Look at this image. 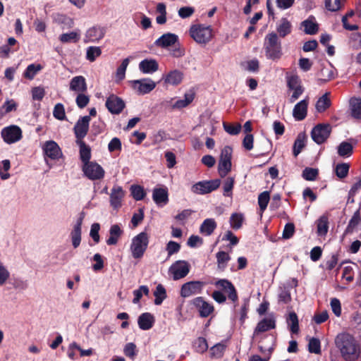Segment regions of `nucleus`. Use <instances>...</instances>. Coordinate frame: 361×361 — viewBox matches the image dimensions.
I'll return each mask as SVG.
<instances>
[{
	"label": "nucleus",
	"mask_w": 361,
	"mask_h": 361,
	"mask_svg": "<svg viewBox=\"0 0 361 361\" xmlns=\"http://www.w3.org/2000/svg\"><path fill=\"white\" fill-rule=\"evenodd\" d=\"M336 346L346 361L356 360L360 353V347L355 338L347 333L339 334L335 338Z\"/></svg>",
	"instance_id": "1"
},
{
	"label": "nucleus",
	"mask_w": 361,
	"mask_h": 361,
	"mask_svg": "<svg viewBox=\"0 0 361 361\" xmlns=\"http://www.w3.org/2000/svg\"><path fill=\"white\" fill-rule=\"evenodd\" d=\"M216 288L221 290H214L212 294V298L219 304H223L226 301V296L223 292L227 293L229 300L233 303V309L235 310L238 302V295L234 285L228 279H219L214 283Z\"/></svg>",
	"instance_id": "2"
},
{
	"label": "nucleus",
	"mask_w": 361,
	"mask_h": 361,
	"mask_svg": "<svg viewBox=\"0 0 361 361\" xmlns=\"http://www.w3.org/2000/svg\"><path fill=\"white\" fill-rule=\"evenodd\" d=\"M263 48L267 59L278 61L283 55L281 43L277 34L274 32L266 35Z\"/></svg>",
	"instance_id": "3"
},
{
	"label": "nucleus",
	"mask_w": 361,
	"mask_h": 361,
	"mask_svg": "<svg viewBox=\"0 0 361 361\" xmlns=\"http://www.w3.org/2000/svg\"><path fill=\"white\" fill-rule=\"evenodd\" d=\"M190 36L200 44H207L213 37L212 26L203 24L192 25L189 30Z\"/></svg>",
	"instance_id": "4"
},
{
	"label": "nucleus",
	"mask_w": 361,
	"mask_h": 361,
	"mask_svg": "<svg viewBox=\"0 0 361 361\" xmlns=\"http://www.w3.org/2000/svg\"><path fill=\"white\" fill-rule=\"evenodd\" d=\"M149 239V235L145 231L140 233L133 238L130 250L133 258L140 259L143 256L147 249Z\"/></svg>",
	"instance_id": "5"
},
{
	"label": "nucleus",
	"mask_w": 361,
	"mask_h": 361,
	"mask_svg": "<svg viewBox=\"0 0 361 361\" xmlns=\"http://www.w3.org/2000/svg\"><path fill=\"white\" fill-rule=\"evenodd\" d=\"M286 80L288 91L293 92V94L289 98V102L293 103L303 94L305 88L302 85L300 77L297 74H287Z\"/></svg>",
	"instance_id": "6"
},
{
	"label": "nucleus",
	"mask_w": 361,
	"mask_h": 361,
	"mask_svg": "<svg viewBox=\"0 0 361 361\" xmlns=\"http://www.w3.org/2000/svg\"><path fill=\"white\" fill-rule=\"evenodd\" d=\"M232 152L233 149L228 145L221 149L218 164L219 173L221 178L225 177L231 170Z\"/></svg>",
	"instance_id": "7"
},
{
	"label": "nucleus",
	"mask_w": 361,
	"mask_h": 361,
	"mask_svg": "<svg viewBox=\"0 0 361 361\" xmlns=\"http://www.w3.org/2000/svg\"><path fill=\"white\" fill-rule=\"evenodd\" d=\"M331 126L329 123H319L311 131L312 139L318 145L323 144L330 136Z\"/></svg>",
	"instance_id": "8"
},
{
	"label": "nucleus",
	"mask_w": 361,
	"mask_h": 361,
	"mask_svg": "<svg viewBox=\"0 0 361 361\" xmlns=\"http://www.w3.org/2000/svg\"><path fill=\"white\" fill-rule=\"evenodd\" d=\"M220 179L199 181L192 186V192L199 195L210 193L219 188Z\"/></svg>",
	"instance_id": "9"
},
{
	"label": "nucleus",
	"mask_w": 361,
	"mask_h": 361,
	"mask_svg": "<svg viewBox=\"0 0 361 361\" xmlns=\"http://www.w3.org/2000/svg\"><path fill=\"white\" fill-rule=\"evenodd\" d=\"M85 176L91 180H101L104 177V169L97 162L90 161L82 166Z\"/></svg>",
	"instance_id": "10"
},
{
	"label": "nucleus",
	"mask_w": 361,
	"mask_h": 361,
	"mask_svg": "<svg viewBox=\"0 0 361 361\" xmlns=\"http://www.w3.org/2000/svg\"><path fill=\"white\" fill-rule=\"evenodd\" d=\"M4 141L8 144L18 142L22 138V130L18 126L4 128L1 132Z\"/></svg>",
	"instance_id": "11"
},
{
	"label": "nucleus",
	"mask_w": 361,
	"mask_h": 361,
	"mask_svg": "<svg viewBox=\"0 0 361 361\" xmlns=\"http://www.w3.org/2000/svg\"><path fill=\"white\" fill-rule=\"evenodd\" d=\"M90 120L91 118L88 116H82L78 120L73 128L76 140H83L87 135Z\"/></svg>",
	"instance_id": "12"
},
{
	"label": "nucleus",
	"mask_w": 361,
	"mask_h": 361,
	"mask_svg": "<svg viewBox=\"0 0 361 361\" xmlns=\"http://www.w3.org/2000/svg\"><path fill=\"white\" fill-rule=\"evenodd\" d=\"M105 106L112 114H119L126 107V104L121 98L112 94L107 97Z\"/></svg>",
	"instance_id": "13"
},
{
	"label": "nucleus",
	"mask_w": 361,
	"mask_h": 361,
	"mask_svg": "<svg viewBox=\"0 0 361 361\" xmlns=\"http://www.w3.org/2000/svg\"><path fill=\"white\" fill-rule=\"evenodd\" d=\"M204 283L199 281H192L184 283L180 289V295L188 298L192 295L201 293Z\"/></svg>",
	"instance_id": "14"
},
{
	"label": "nucleus",
	"mask_w": 361,
	"mask_h": 361,
	"mask_svg": "<svg viewBox=\"0 0 361 361\" xmlns=\"http://www.w3.org/2000/svg\"><path fill=\"white\" fill-rule=\"evenodd\" d=\"M132 87L140 94H145L152 91L156 83L150 78H143L132 81Z\"/></svg>",
	"instance_id": "15"
},
{
	"label": "nucleus",
	"mask_w": 361,
	"mask_h": 361,
	"mask_svg": "<svg viewBox=\"0 0 361 361\" xmlns=\"http://www.w3.org/2000/svg\"><path fill=\"white\" fill-rule=\"evenodd\" d=\"M170 271L173 274V279L178 280L186 276L190 271V264L186 261H177L173 264Z\"/></svg>",
	"instance_id": "16"
},
{
	"label": "nucleus",
	"mask_w": 361,
	"mask_h": 361,
	"mask_svg": "<svg viewBox=\"0 0 361 361\" xmlns=\"http://www.w3.org/2000/svg\"><path fill=\"white\" fill-rule=\"evenodd\" d=\"M192 305L198 310L201 317H209L214 310V306L204 300L202 297H197L192 300Z\"/></svg>",
	"instance_id": "17"
},
{
	"label": "nucleus",
	"mask_w": 361,
	"mask_h": 361,
	"mask_svg": "<svg viewBox=\"0 0 361 361\" xmlns=\"http://www.w3.org/2000/svg\"><path fill=\"white\" fill-rule=\"evenodd\" d=\"M42 149L44 156L53 160L59 159L62 155V152L59 145L53 140L47 141Z\"/></svg>",
	"instance_id": "18"
},
{
	"label": "nucleus",
	"mask_w": 361,
	"mask_h": 361,
	"mask_svg": "<svg viewBox=\"0 0 361 361\" xmlns=\"http://www.w3.org/2000/svg\"><path fill=\"white\" fill-rule=\"evenodd\" d=\"M178 42V36L176 34L167 32L162 35L154 42V45L160 48H167Z\"/></svg>",
	"instance_id": "19"
},
{
	"label": "nucleus",
	"mask_w": 361,
	"mask_h": 361,
	"mask_svg": "<svg viewBox=\"0 0 361 361\" xmlns=\"http://www.w3.org/2000/svg\"><path fill=\"white\" fill-rule=\"evenodd\" d=\"M152 199L159 207L166 205L169 201L167 188H154L152 192Z\"/></svg>",
	"instance_id": "20"
},
{
	"label": "nucleus",
	"mask_w": 361,
	"mask_h": 361,
	"mask_svg": "<svg viewBox=\"0 0 361 361\" xmlns=\"http://www.w3.org/2000/svg\"><path fill=\"white\" fill-rule=\"evenodd\" d=\"M84 216V213L82 212L80 214V216L78 219L76 224L74 225L73 228L71 232L72 245L74 248H77L78 247H79L81 242V227Z\"/></svg>",
	"instance_id": "21"
},
{
	"label": "nucleus",
	"mask_w": 361,
	"mask_h": 361,
	"mask_svg": "<svg viewBox=\"0 0 361 361\" xmlns=\"http://www.w3.org/2000/svg\"><path fill=\"white\" fill-rule=\"evenodd\" d=\"M125 196V191L122 187L115 185L112 188L110 194V204L111 206L117 209L121 207V202Z\"/></svg>",
	"instance_id": "22"
},
{
	"label": "nucleus",
	"mask_w": 361,
	"mask_h": 361,
	"mask_svg": "<svg viewBox=\"0 0 361 361\" xmlns=\"http://www.w3.org/2000/svg\"><path fill=\"white\" fill-rule=\"evenodd\" d=\"M308 104L309 97H307L295 105L293 110V116L296 121H302L305 118L307 114Z\"/></svg>",
	"instance_id": "23"
},
{
	"label": "nucleus",
	"mask_w": 361,
	"mask_h": 361,
	"mask_svg": "<svg viewBox=\"0 0 361 361\" xmlns=\"http://www.w3.org/2000/svg\"><path fill=\"white\" fill-rule=\"evenodd\" d=\"M275 328L276 320L274 318H264L257 324L254 330V335H257L260 333L266 332Z\"/></svg>",
	"instance_id": "24"
},
{
	"label": "nucleus",
	"mask_w": 361,
	"mask_h": 361,
	"mask_svg": "<svg viewBox=\"0 0 361 361\" xmlns=\"http://www.w3.org/2000/svg\"><path fill=\"white\" fill-rule=\"evenodd\" d=\"M70 90L78 93L85 92L87 90L85 78L82 75L73 77L70 82Z\"/></svg>",
	"instance_id": "25"
},
{
	"label": "nucleus",
	"mask_w": 361,
	"mask_h": 361,
	"mask_svg": "<svg viewBox=\"0 0 361 361\" xmlns=\"http://www.w3.org/2000/svg\"><path fill=\"white\" fill-rule=\"evenodd\" d=\"M106 30L100 26H94L87 30L85 37L88 42H96L104 37Z\"/></svg>",
	"instance_id": "26"
},
{
	"label": "nucleus",
	"mask_w": 361,
	"mask_h": 361,
	"mask_svg": "<svg viewBox=\"0 0 361 361\" xmlns=\"http://www.w3.org/2000/svg\"><path fill=\"white\" fill-rule=\"evenodd\" d=\"M76 144L80 147V159L83 165L90 162L91 148L83 140H75Z\"/></svg>",
	"instance_id": "27"
},
{
	"label": "nucleus",
	"mask_w": 361,
	"mask_h": 361,
	"mask_svg": "<svg viewBox=\"0 0 361 361\" xmlns=\"http://www.w3.org/2000/svg\"><path fill=\"white\" fill-rule=\"evenodd\" d=\"M154 316L149 312L141 314L137 319L138 326L142 330H149L154 324Z\"/></svg>",
	"instance_id": "28"
},
{
	"label": "nucleus",
	"mask_w": 361,
	"mask_h": 361,
	"mask_svg": "<svg viewBox=\"0 0 361 361\" xmlns=\"http://www.w3.org/2000/svg\"><path fill=\"white\" fill-rule=\"evenodd\" d=\"M139 68L143 73H152L159 69V64L155 59H144L139 63Z\"/></svg>",
	"instance_id": "29"
},
{
	"label": "nucleus",
	"mask_w": 361,
	"mask_h": 361,
	"mask_svg": "<svg viewBox=\"0 0 361 361\" xmlns=\"http://www.w3.org/2000/svg\"><path fill=\"white\" fill-rule=\"evenodd\" d=\"M301 25L307 35H315L319 30V25L313 16H310L307 19L302 21Z\"/></svg>",
	"instance_id": "30"
},
{
	"label": "nucleus",
	"mask_w": 361,
	"mask_h": 361,
	"mask_svg": "<svg viewBox=\"0 0 361 361\" xmlns=\"http://www.w3.org/2000/svg\"><path fill=\"white\" fill-rule=\"evenodd\" d=\"M307 136L305 133H300L298 135L293 147V154L295 157L302 152L305 147Z\"/></svg>",
	"instance_id": "31"
},
{
	"label": "nucleus",
	"mask_w": 361,
	"mask_h": 361,
	"mask_svg": "<svg viewBox=\"0 0 361 361\" xmlns=\"http://www.w3.org/2000/svg\"><path fill=\"white\" fill-rule=\"evenodd\" d=\"M216 226V223L214 219H206L200 226V232L205 235H210Z\"/></svg>",
	"instance_id": "32"
},
{
	"label": "nucleus",
	"mask_w": 361,
	"mask_h": 361,
	"mask_svg": "<svg viewBox=\"0 0 361 361\" xmlns=\"http://www.w3.org/2000/svg\"><path fill=\"white\" fill-rule=\"evenodd\" d=\"M183 79V73L178 70L170 71L166 76L165 82L172 85H179Z\"/></svg>",
	"instance_id": "33"
},
{
	"label": "nucleus",
	"mask_w": 361,
	"mask_h": 361,
	"mask_svg": "<svg viewBox=\"0 0 361 361\" xmlns=\"http://www.w3.org/2000/svg\"><path fill=\"white\" fill-rule=\"evenodd\" d=\"M109 233L110 236L106 240L107 245H116L118 243V238L122 235L123 231L118 224H114L110 228Z\"/></svg>",
	"instance_id": "34"
},
{
	"label": "nucleus",
	"mask_w": 361,
	"mask_h": 361,
	"mask_svg": "<svg viewBox=\"0 0 361 361\" xmlns=\"http://www.w3.org/2000/svg\"><path fill=\"white\" fill-rule=\"evenodd\" d=\"M350 106L351 116L356 119H361V98H351Z\"/></svg>",
	"instance_id": "35"
},
{
	"label": "nucleus",
	"mask_w": 361,
	"mask_h": 361,
	"mask_svg": "<svg viewBox=\"0 0 361 361\" xmlns=\"http://www.w3.org/2000/svg\"><path fill=\"white\" fill-rule=\"evenodd\" d=\"M329 230V217L322 215L317 221V233L319 235H325Z\"/></svg>",
	"instance_id": "36"
},
{
	"label": "nucleus",
	"mask_w": 361,
	"mask_h": 361,
	"mask_svg": "<svg viewBox=\"0 0 361 361\" xmlns=\"http://www.w3.org/2000/svg\"><path fill=\"white\" fill-rule=\"evenodd\" d=\"M361 222V213L360 209H358L353 214L352 218L348 222V224L345 230L344 233H352L356 226Z\"/></svg>",
	"instance_id": "37"
},
{
	"label": "nucleus",
	"mask_w": 361,
	"mask_h": 361,
	"mask_svg": "<svg viewBox=\"0 0 361 361\" xmlns=\"http://www.w3.org/2000/svg\"><path fill=\"white\" fill-rule=\"evenodd\" d=\"M195 98V93L192 91H190L188 93H185L184 95L183 99H178L173 104V109H183L188 106L193 101Z\"/></svg>",
	"instance_id": "38"
},
{
	"label": "nucleus",
	"mask_w": 361,
	"mask_h": 361,
	"mask_svg": "<svg viewBox=\"0 0 361 361\" xmlns=\"http://www.w3.org/2000/svg\"><path fill=\"white\" fill-rule=\"evenodd\" d=\"M291 24L287 18H283L281 23L277 26L276 30L281 37H285L291 32Z\"/></svg>",
	"instance_id": "39"
},
{
	"label": "nucleus",
	"mask_w": 361,
	"mask_h": 361,
	"mask_svg": "<svg viewBox=\"0 0 361 361\" xmlns=\"http://www.w3.org/2000/svg\"><path fill=\"white\" fill-rule=\"evenodd\" d=\"M42 68L43 66L39 63H31L25 70L23 77L28 80H33L37 73Z\"/></svg>",
	"instance_id": "40"
},
{
	"label": "nucleus",
	"mask_w": 361,
	"mask_h": 361,
	"mask_svg": "<svg viewBox=\"0 0 361 361\" xmlns=\"http://www.w3.org/2000/svg\"><path fill=\"white\" fill-rule=\"evenodd\" d=\"M217 267L221 271H224L227 267V263L230 261V255L224 251H219L216 254Z\"/></svg>",
	"instance_id": "41"
},
{
	"label": "nucleus",
	"mask_w": 361,
	"mask_h": 361,
	"mask_svg": "<svg viewBox=\"0 0 361 361\" xmlns=\"http://www.w3.org/2000/svg\"><path fill=\"white\" fill-rule=\"evenodd\" d=\"M287 323L292 334H297L299 332V322L298 315L295 312H291L287 318Z\"/></svg>",
	"instance_id": "42"
},
{
	"label": "nucleus",
	"mask_w": 361,
	"mask_h": 361,
	"mask_svg": "<svg viewBox=\"0 0 361 361\" xmlns=\"http://www.w3.org/2000/svg\"><path fill=\"white\" fill-rule=\"evenodd\" d=\"M330 106L331 100L329 98L328 94L326 93L317 100L315 107L318 112L322 113L325 111Z\"/></svg>",
	"instance_id": "43"
},
{
	"label": "nucleus",
	"mask_w": 361,
	"mask_h": 361,
	"mask_svg": "<svg viewBox=\"0 0 361 361\" xmlns=\"http://www.w3.org/2000/svg\"><path fill=\"white\" fill-rule=\"evenodd\" d=\"M154 295L155 297L154 301V304L156 305H160L167 297L165 288L161 284H159L156 287V290L154 292Z\"/></svg>",
	"instance_id": "44"
},
{
	"label": "nucleus",
	"mask_w": 361,
	"mask_h": 361,
	"mask_svg": "<svg viewBox=\"0 0 361 361\" xmlns=\"http://www.w3.org/2000/svg\"><path fill=\"white\" fill-rule=\"evenodd\" d=\"M54 20L59 25H64L68 28H71L73 26V20L66 15L57 13L54 17Z\"/></svg>",
	"instance_id": "45"
},
{
	"label": "nucleus",
	"mask_w": 361,
	"mask_h": 361,
	"mask_svg": "<svg viewBox=\"0 0 361 361\" xmlns=\"http://www.w3.org/2000/svg\"><path fill=\"white\" fill-rule=\"evenodd\" d=\"M353 152L352 144L348 142H342L338 147V154L340 157H350Z\"/></svg>",
	"instance_id": "46"
},
{
	"label": "nucleus",
	"mask_w": 361,
	"mask_h": 361,
	"mask_svg": "<svg viewBox=\"0 0 361 361\" xmlns=\"http://www.w3.org/2000/svg\"><path fill=\"white\" fill-rule=\"evenodd\" d=\"M244 221V216L241 213H233L230 217L231 227L234 230L240 229Z\"/></svg>",
	"instance_id": "47"
},
{
	"label": "nucleus",
	"mask_w": 361,
	"mask_h": 361,
	"mask_svg": "<svg viewBox=\"0 0 361 361\" xmlns=\"http://www.w3.org/2000/svg\"><path fill=\"white\" fill-rule=\"evenodd\" d=\"M319 76L321 77L319 80L324 82H329L334 78V71L333 70L332 66L329 67H323L321 68L319 73Z\"/></svg>",
	"instance_id": "48"
},
{
	"label": "nucleus",
	"mask_w": 361,
	"mask_h": 361,
	"mask_svg": "<svg viewBox=\"0 0 361 361\" xmlns=\"http://www.w3.org/2000/svg\"><path fill=\"white\" fill-rule=\"evenodd\" d=\"M130 192L133 199L136 201L142 200L146 196V192L143 187L139 185H133L130 187Z\"/></svg>",
	"instance_id": "49"
},
{
	"label": "nucleus",
	"mask_w": 361,
	"mask_h": 361,
	"mask_svg": "<svg viewBox=\"0 0 361 361\" xmlns=\"http://www.w3.org/2000/svg\"><path fill=\"white\" fill-rule=\"evenodd\" d=\"M319 175V170L317 169L306 167L302 173V177L309 181H314L317 179Z\"/></svg>",
	"instance_id": "50"
},
{
	"label": "nucleus",
	"mask_w": 361,
	"mask_h": 361,
	"mask_svg": "<svg viewBox=\"0 0 361 361\" xmlns=\"http://www.w3.org/2000/svg\"><path fill=\"white\" fill-rule=\"evenodd\" d=\"M59 39L62 43L78 42L80 39V34L77 32L63 33L60 35Z\"/></svg>",
	"instance_id": "51"
},
{
	"label": "nucleus",
	"mask_w": 361,
	"mask_h": 361,
	"mask_svg": "<svg viewBox=\"0 0 361 361\" xmlns=\"http://www.w3.org/2000/svg\"><path fill=\"white\" fill-rule=\"evenodd\" d=\"M149 289L147 286H140L138 289L133 290L134 298L133 302L137 304L140 302L143 295H148Z\"/></svg>",
	"instance_id": "52"
},
{
	"label": "nucleus",
	"mask_w": 361,
	"mask_h": 361,
	"mask_svg": "<svg viewBox=\"0 0 361 361\" xmlns=\"http://www.w3.org/2000/svg\"><path fill=\"white\" fill-rule=\"evenodd\" d=\"M345 1V0H325V7L330 11H337L342 8Z\"/></svg>",
	"instance_id": "53"
},
{
	"label": "nucleus",
	"mask_w": 361,
	"mask_h": 361,
	"mask_svg": "<svg viewBox=\"0 0 361 361\" xmlns=\"http://www.w3.org/2000/svg\"><path fill=\"white\" fill-rule=\"evenodd\" d=\"M226 345L222 343L214 345L210 349L211 355L213 357L221 358L223 357Z\"/></svg>",
	"instance_id": "54"
},
{
	"label": "nucleus",
	"mask_w": 361,
	"mask_h": 361,
	"mask_svg": "<svg viewBox=\"0 0 361 361\" xmlns=\"http://www.w3.org/2000/svg\"><path fill=\"white\" fill-rule=\"evenodd\" d=\"M269 200L270 195L268 191H264L259 195L258 204L262 212H263L267 209Z\"/></svg>",
	"instance_id": "55"
},
{
	"label": "nucleus",
	"mask_w": 361,
	"mask_h": 361,
	"mask_svg": "<svg viewBox=\"0 0 361 361\" xmlns=\"http://www.w3.org/2000/svg\"><path fill=\"white\" fill-rule=\"evenodd\" d=\"M235 180L232 177H228L224 182L223 195L225 197H231L232 190L234 186Z\"/></svg>",
	"instance_id": "56"
},
{
	"label": "nucleus",
	"mask_w": 361,
	"mask_h": 361,
	"mask_svg": "<svg viewBox=\"0 0 361 361\" xmlns=\"http://www.w3.org/2000/svg\"><path fill=\"white\" fill-rule=\"evenodd\" d=\"M349 169H350V165L348 164H346V163L338 164L335 169L336 175L339 178H344L348 176Z\"/></svg>",
	"instance_id": "57"
},
{
	"label": "nucleus",
	"mask_w": 361,
	"mask_h": 361,
	"mask_svg": "<svg viewBox=\"0 0 361 361\" xmlns=\"http://www.w3.org/2000/svg\"><path fill=\"white\" fill-rule=\"evenodd\" d=\"M194 347L197 353H204L208 349L207 341L203 337H198L194 343Z\"/></svg>",
	"instance_id": "58"
},
{
	"label": "nucleus",
	"mask_w": 361,
	"mask_h": 361,
	"mask_svg": "<svg viewBox=\"0 0 361 361\" xmlns=\"http://www.w3.org/2000/svg\"><path fill=\"white\" fill-rule=\"evenodd\" d=\"M53 116L55 118L59 121H63L66 119V116L63 104L58 103L54 106Z\"/></svg>",
	"instance_id": "59"
},
{
	"label": "nucleus",
	"mask_w": 361,
	"mask_h": 361,
	"mask_svg": "<svg viewBox=\"0 0 361 361\" xmlns=\"http://www.w3.org/2000/svg\"><path fill=\"white\" fill-rule=\"evenodd\" d=\"M308 350L311 353L321 354V343L319 339L312 338L309 341Z\"/></svg>",
	"instance_id": "60"
},
{
	"label": "nucleus",
	"mask_w": 361,
	"mask_h": 361,
	"mask_svg": "<svg viewBox=\"0 0 361 361\" xmlns=\"http://www.w3.org/2000/svg\"><path fill=\"white\" fill-rule=\"evenodd\" d=\"M102 54V50L99 47H90L87 49L86 58L91 62L95 61L96 58Z\"/></svg>",
	"instance_id": "61"
},
{
	"label": "nucleus",
	"mask_w": 361,
	"mask_h": 361,
	"mask_svg": "<svg viewBox=\"0 0 361 361\" xmlns=\"http://www.w3.org/2000/svg\"><path fill=\"white\" fill-rule=\"evenodd\" d=\"M129 58H126L122 61L121 64L118 67L116 70V77L118 80H121L124 79L126 71L129 64Z\"/></svg>",
	"instance_id": "62"
},
{
	"label": "nucleus",
	"mask_w": 361,
	"mask_h": 361,
	"mask_svg": "<svg viewBox=\"0 0 361 361\" xmlns=\"http://www.w3.org/2000/svg\"><path fill=\"white\" fill-rule=\"evenodd\" d=\"M224 128L226 133L230 135H238L241 130V126L239 123L235 125L228 124L227 123H224Z\"/></svg>",
	"instance_id": "63"
},
{
	"label": "nucleus",
	"mask_w": 361,
	"mask_h": 361,
	"mask_svg": "<svg viewBox=\"0 0 361 361\" xmlns=\"http://www.w3.org/2000/svg\"><path fill=\"white\" fill-rule=\"evenodd\" d=\"M83 93L84 92L79 93L75 99L76 104L80 109L85 108L90 102L89 96L85 95Z\"/></svg>",
	"instance_id": "64"
}]
</instances>
